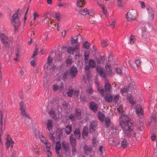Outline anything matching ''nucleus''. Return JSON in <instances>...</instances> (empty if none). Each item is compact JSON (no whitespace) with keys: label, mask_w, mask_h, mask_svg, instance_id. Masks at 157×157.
Instances as JSON below:
<instances>
[{"label":"nucleus","mask_w":157,"mask_h":157,"mask_svg":"<svg viewBox=\"0 0 157 157\" xmlns=\"http://www.w3.org/2000/svg\"><path fill=\"white\" fill-rule=\"evenodd\" d=\"M98 91L101 94V95L104 96L105 94V93L103 87L99 86L98 87Z\"/></svg>","instance_id":"nucleus-47"},{"label":"nucleus","mask_w":157,"mask_h":157,"mask_svg":"<svg viewBox=\"0 0 157 157\" xmlns=\"http://www.w3.org/2000/svg\"><path fill=\"white\" fill-rule=\"evenodd\" d=\"M58 90H61L62 89H63L64 87L63 83H60V85L59 86H58Z\"/></svg>","instance_id":"nucleus-61"},{"label":"nucleus","mask_w":157,"mask_h":157,"mask_svg":"<svg viewBox=\"0 0 157 157\" xmlns=\"http://www.w3.org/2000/svg\"><path fill=\"white\" fill-rule=\"evenodd\" d=\"M127 21H131L135 20V17L130 12H128L127 13L126 16Z\"/></svg>","instance_id":"nucleus-17"},{"label":"nucleus","mask_w":157,"mask_h":157,"mask_svg":"<svg viewBox=\"0 0 157 157\" xmlns=\"http://www.w3.org/2000/svg\"><path fill=\"white\" fill-rule=\"evenodd\" d=\"M121 145L123 148L126 147L128 146V143L126 140L125 139H123L121 141Z\"/></svg>","instance_id":"nucleus-27"},{"label":"nucleus","mask_w":157,"mask_h":157,"mask_svg":"<svg viewBox=\"0 0 157 157\" xmlns=\"http://www.w3.org/2000/svg\"><path fill=\"white\" fill-rule=\"evenodd\" d=\"M90 107L94 112H96L98 110V106L96 103L94 102H91L90 104Z\"/></svg>","instance_id":"nucleus-15"},{"label":"nucleus","mask_w":157,"mask_h":157,"mask_svg":"<svg viewBox=\"0 0 157 157\" xmlns=\"http://www.w3.org/2000/svg\"><path fill=\"white\" fill-rule=\"evenodd\" d=\"M106 82L104 86V90L105 92H111L112 91L111 85L109 82L108 81L105 79Z\"/></svg>","instance_id":"nucleus-10"},{"label":"nucleus","mask_w":157,"mask_h":157,"mask_svg":"<svg viewBox=\"0 0 157 157\" xmlns=\"http://www.w3.org/2000/svg\"><path fill=\"white\" fill-rule=\"evenodd\" d=\"M20 54V49L18 48H16L15 49V55L16 56V58H14V60L16 61L18 60V58Z\"/></svg>","instance_id":"nucleus-31"},{"label":"nucleus","mask_w":157,"mask_h":157,"mask_svg":"<svg viewBox=\"0 0 157 157\" xmlns=\"http://www.w3.org/2000/svg\"><path fill=\"white\" fill-rule=\"evenodd\" d=\"M134 131H132V136L135 137L137 140H140L141 139V135L140 133V132L142 131L141 129L136 127Z\"/></svg>","instance_id":"nucleus-4"},{"label":"nucleus","mask_w":157,"mask_h":157,"mask_svg":"<svg viewBox=\"0 0 157 157\" xmlns=\"http://www.w3.org/2000/svg\"><path fill=\"white\" fill-rule=\"evenodd\" d=\"M116 139L110 138L109 140V143L110 144H113V143L116 142Z\"/></svg>","instance_id":"nucleus-57"},{"label":"nucleus","mask_w":157,"mask_h":157,"mask_svg":"<svg viewBox=\"0 0 157 157\" xmlns=\"http://www.w3.org/2000/svg\"><path fill=\"white\" fill-rule=\"evenodd\" d=\"M70 74L68 73V70L65 71L63 74V76L62 77L63 79L64 80L67 79V77Z\"/></svg>","instance_id":"nucleus-46"},{"label":"nucleus","mask_w":157,"mask_h":157,"mask_svg":"<svg viewBox=\"0 0 157 157\" xmlns=\"http://www.w3.org/2000/svg\"><path fill=\"white\" fill-rule=\"evenodd\" d=\"M131 85L129 84L128 87L127 86H125L124 88H122L121 89V92L123 95L124 96H126L128 90L129 89L131 90L132 89L133 86H132V87Z\"/></svg>","instance_id":"nucleus-7"},{"label":"nucleus","mask_w":157,"mask_h":157,"mask_svg":"<svg viewBox=\"0 0 157 157\" xmlns=\"http://www.w3.org/2000/svg\"><path fill=\"white\" fill-rule=\"evenodd\" d=\"M13 141L12 139L10 137L6 138V141L5 143V144L6 146V148H8L10 147H13Z\"/></svg>","instance_id":"nucleus-11"},{"label":"nucleus","mask_w":157,"mask_h":157,"mask_svg":"<svg viewBox=\"0 0 157 157\" xmlns=\"http://www.w3.org/2000/svg\"><path fill=\"white\" fill-rule=\"evenodd\" d=\"M39 138L41 142H42L44 143H45V142H46L48 141L47 140H46L45 137H44L43 135H40L39 136Z\"/></svg>","instance_id":"nucleus-48"},{"label":"nucleus","mask_w":157,"mask_h":157,"mask_svg":"<svg viewBox=\"0 0 157 157\" xmlns=\"http://www.w3.org/2000/svg\"><path fill=\"white\" fill-rule=\"evenodd\" d=\"M79 37L81 38H82L79 34H78L77 36H74V38H73V39L72 40V43L73 44H75L77 43Z\"/></svg>","instance_id":"nucleus-34"},{"label":"nucleus","mask_w":157,"mask_h":157,"mask_svg":"<svg viewBox=\"0 0 157 157\" xmlns=\"http://www.w3.org/2000/svg\"><path fill=\"white\" fill-rule=\"evenodd\" d=\"M117 110L119 113H122L123 112L122 105H120L117 108Z\"/></svg>","instance_id":"nucleus-51"},{"label":"nucleus","mask_w":157,"mask_h":157,"mask_svg":"<svg viewBox=\"0 0 157 157\" xmlns=\"http://www.w3.org/2000/svg\"><path fill=\"white\" fill-rule=\"evenodd\" d=\"M96 69L99 75L101 77H103L104 78H105L107 75L105 72L104 69L100 67H97Z\"/></svg>","instance_id":"nucleus-6"},{"label":"nucleus","mask_w":157,"mask_h":157,"mask_svg":"<svg viewBox=\"0 0 157 157\" xmlns=\"http://www.w3.org/2000/svg\"><path fill=\"white\" fill-rule=\"evenodd\" d=\"M88 133L87 128H85L83 131L82 132V135L83 137L85 138L87 137Z\"/></svg>","instance_id":"nucleus-36"},{"label":"nucleus","mask_w":157,"mask_h":157,"mask_svg":"<svg viewBox=\"0 0 157 157\" xmlns=\"http://www.w3.org/2000/svg\"><path fill=\"white\" fill-rule=\"evenodd\" d=\"M142 35L143 36H145V34H146V29L145 27H142Z\"/></svg>","instance_id":"nucleus-55"},{"label":"nucleus","mask_w":157,"mask_h":157,"mask_svg":"<svg viewBox=\"0 0 157 157\" xmlns=\"http://www.w3.org/2000/svg\"><path fill=\"white\" fill-rule=\"evenodd\" d=\"M119 124L121 128L124 129V136L126 138H130L131 136V132L134 128V122L128 116L123 115L121 117Z\"/></svg>","instance_id":"nucleus-1"},{"label":"nucleus","mask_w":157,"mask_h":157,"mask_svg":"<svg viewBox=\"0 0 157 157\" xmlns=\"http://www.w3.org/2000/svg\"><path fill=\"white\" fill-rule=\"evenodd\" d=\"M75 114L77 119H79L81 118L82 113L81 110L80 109H76Z\"/></svg>","instance_id":"nucleus-23"},{"label":"nucleus","mask_w":157,"mask_h":157,"mask_svg":"<svg viewBox=\"0 0 157 157\" xmlns=\"http://www.w3.org/2000/svg\"><path fill=\"white\" fill-rule=\"evenodd\" d=\"M58 6L59 7L62 6L66 7V3H63V4H62L60 2H59V4L58 5Z\"/></svg>","instance_id":"nucleus-64"},{"label":"nucleus","mask_w":157,"mask_h":157,"mask_svg":"<svg viewBox=\"0 0 157 157\" xmlns=\"http://www.w3.org/2000/svg\"><path fill=\"white\" fill-rule=\"evenodd\" d=\"M74 133L77 138L78 139L79 138L81 134L80 132L79 129L76 128L74 132Z\"/></svg>","instance_id":"nucleus-37"},{"label":"nucleus","mask_w":157,"mask_h":157,"mask_svg":"<svg viewBox=\"0 0 157 157\" xmlns=\"http://www.w3.org/2000/svg\"><path fill=\"white\" fill-rule=\"evenodd\" d=\"M62 145L63 150L66 151H67L69 149L68 144L63 142L62 143Z\"/></svg>","instance_id":"nucleus-41"},{"label":"nucleus","mask_w":157,"mask_h":157,"mask_svg":"<svg viewBox=\"0 0 157 157\" xmlns=\"http://www.w3.org/2000/svg\"><path fill=\"white\" fill-rule=\"evenodd\" d=\"M53 59L50 56H49L48 58V63L49 66H51L52 64Z\"/></svg>","instance_id":"nucleus-50"},{"label":"nucleus","mask_w":157,"mask_h":157,"mask_svg":"<svg viewBox=\"0 0 157 157\" xmlns=\"http://www.w3.org/2000/svg\"><path fill=\"white\" fill-rule=\"evenodd\" d=\"M72 131V127L71 125H68L66 126L65 131L67 134H69Z\"/></svg>","instance_id":"nucleus-30"},{"label":"nucleus","mask_w":157,"mask_h":157,"mask_svg":"<svg viewBox=\"0 0 157 157\" xmlns=\"http://www.w3.org/2000/svg\"><path fill=\"white\" fill-rule=\"evenodd\" d=\"M149 67H148V69L151 70L153 68V66L151 63L150 62L149 63H148Z\"/></svg>","instance_id":"nucleus-63"},{"label":"nucleus","mask_w":157,"mask_h":157,"mask_svg":"<svg viewBox=\"0 0 157 157\" xmlns=\"http://www.w3.org/2000/svg\"><path fill=\"white\" fill-rule=\"evenodd\" d=\"M53 126L52 121V120H48L46 123L47 128L49 131L52 129Z\"/></svg>","instance_id":"nucleus-19"},{"label":"nucleus","mask_w":157,"mask_h":157,"mask_svg":"<svg viewBox=\"0 0 157 157\" xmlns=\"http://www.w3.org/2000/svg\"><path fill=\"white\" fill-rule=\"evenodd\" d=\"M101 44L102 47H106L108 45L107 40L105 39L102 40L101 41Z\"/></svg>","instance_id":"nucleus-40"},{"label":"nucleus","mask_w":157,"mask_h":157,"mask_svg":"<svg viewBox=\"0 0 157 157\" xmlns=\"http://www.w3.org/2000/svg\"><path fill=\"white\" fill-rule=\"evenodd\" d=\"M66 48L65 47H61L62 52L61 53H60V52L58 51L56 52V55L55 56V58L56 60H57L58 61H60L62 57L61 54L62 53L65 51Z\"/></svg>","instance_id":"nucleus-8"},{"label":"nucleus","mask_w":157,"mask_h":157,"mask_svg":"<svg viewBox=\"0 0 157 157\" xmlns=\"http://www.w3.org/2000/svg\"><path fill=\"white\" fill-rule=\"evenodd\" d=\"M90 44L87 41H85L83 43V47L84 48L88 49L89 48Z\"/></svg>","instance_id":"nucleus-38"},{"label":"nucleus","mask_w":157,"mask_h":157,"mask_svg":"<svg viewBox=\"0 0 157 157\" xmlns=\"http://www.w3.org/2000/svg\"><path fill=\"white\" fill-rule=\"evenodd\" d=\"M93 92V90L91 87H90L88 90H87V92L88 94H91Z\"/></svg>","instance_id":"nucleus-58"},{"label":"nucleus","mask_w":157,"mask_h":157,"mask_svg":"<svg viewBox=\"0 0 157 157\" xmlns=\"http://www.w3.org/2000/svg\"><path fill=\"white\" fill-rule=\"evenodd\" d=\"M98 142V139L95 137H94L92 140V143L94 147H96Z\"/></svg>","instance_id":"nucleus-49"},{"label":"nucleus","mask_w":157,"mask_h":157,"mask_svg":"<svg viewBox=\"0 0 157 157\" xmlns=\"http://www.w3.org/2000/svg\"><path fill=\"white\" fill-rule=\"evenodd\" d=\"M33 18L34 20H35L36 18L38 17L39 15L36 12H34L33 13Z\"/></svg>","instance_id":"nucleus-56"},{"label":"nucleus","mask_w":157,"mask_h":157,"mask_svg":"<svg viewBox=\"0 0 157 157\" xmlns=\"http://www.w3.org/2000/svg\"><path fill=\"white\" fill-rule=\"evenodd\" d=\"M135 63L137 67H139L140 65L141 61L140 59H136L135 60Z\"/></svg>","instance_id":"nucleus-53"},{"label":"nucleus","mask_w":157,"mask_h":157,"mask_svg":"<svg viewBox=\"0 0 157 157\" xmlns=\"http://www.w3.org/2000/svg\"><path fill=\"white\" fill-rule=\"evenodd\" d=\"M2 42L5 46L7 47L10 46V45L12 43V42L10 41L9 38L5 36L2 39Z\"/></svg>","instance_id":"nucleus-12"},{"label":"nucleus","mask_w":157,"mask_h":157,"mask_svg":"<svg viewBox=\"0 0 157 157\" xmlns=\"http://www.w3.org/2000/svg\"><path fill=\"white\" fill-rule=\"evenodd\" d=\"M72 63V60L69 58H67L66 60V63L67 66H70Z\"/></svg>","instance_id":"nucleus-52"},{"label":"nucleus","mask_w":157,"mask_h":157,"mask_svg":"<svg viewBox=\"0 0 157 157\" xmlns=\"http://www.w3.org/2000/svg\"><path fill=\"white\" fill-rule=\"evenodd\" d=\"M105 68L108 74L111 75L112 70L110 64L108 63H107L105 66Z\"/></svg>","instance_id":"nucleus-26"},{"label":"nucleus","mask_w":157,"mask_h":157,"mask_svg":"<svg viewBox=\"0 0 157 157\" xmlns=\"http://www.w3.org/2000/svg\"><path fill=\"white\" fill-rule=\"evenodd\" d=\"M24 105V104L23 101H22L20 102L19 106L20 110L25 109Z\"/></svg>","instance_id":"nucleus-54"},{"label":"nucleus","mask_w":157,"mask_h":157,"mask_svg":"<svg viewBox=\"0 0 157 157\" xmlns=\"http://www.w3.org/2000/svg\"><path fill=\"white\" fill-rule=\"evenodd\" d=\"M77 5L80 8L83 7L86 4L84 0H77Z\"/></svg>","instance_id":"nucleus-24"},{"label":"nucleus","mask_w":157,"mask_h":157,"mask_svg":"<svg viewBox=\"0 0 157 157\" xmlns=\"http://www.w3.org/2000/svg\"><path fill=\"white\" fill-rule=\"evenodd\" d=\"M68 71V73L71 76L72 78H75L77 75L78 70L76 68L74 67H71Z\"/></svg>","instance_id":"nucleus-5"},{"label":"nucleus","mask_w":157,"mask_h":157,"mask_svg":"<svg viewBox=\"0 0 157 157\" xmlns=\"http://www.w3.org/2000/svg\"><path fill=\"white\" fill-rule=\"evenodd\" d=\"M118 5L120 6H122V0H116Z\"/></svg>","instance_id":"nucleus-62"},{"label":"nucleus","mask_w":157,"mask_h":157,"mask_svg":"<svg viewBox=\"0 0 157 157\" xmlns=\"http://www.w3.org/2000/svg\"><path fill=\"white\" fill-rule=\"evenodd\" d=\"M127 99L132 105L135 104V102L133 101V100L132 97L131 95H129L128 96Z\"/></svg>","instance_id":"nucleus-42"},{"label":"nucleus","mask_w":157,"mask_h":157,"mask_svg":"<svg viewBox=\"0 0 157 157\" xmlns=\"http://www.w3.org/2000/svg\"><path fill=\"white\" fill-rule=\"evenodd\" d=\"M18 13L19 10L12 15L11 19V22L13 26L14 27L15 31L18 29L21 25L19 17L18 16Z\"/></svg>","instance_id":"nucleus-2"},{"label":"nucleus","mask_w":157,"mask_h":157,"mask_svg":"<svg viewBox=\"0 0 157 157\" xmlns=\"http://www.w3.org/2000/svg\"><path fill=\"white\" fill-rule=\"evenodd\" d=\"M21 114L23 117H25L28 119L30 118V117L27 113L25 111V109H23L20 110Z\"/></svg>","instance_id":"nucleus-29"},{"label":"nucleus","mask_w":157,"mask_h":157,"mask_svg":"<svg viewBox=\"0 0 157 157\" xmlns=\"http://www.w3.org/2000/svg\"><path fill=\"white\" fill-rule=\"evenodd\" d=\"M154 11L152 9L148 7V18L149 20H151L154 18Z\"/></svg>","instance_id":"nucleus-13"},{"label":"nucleus","mask_w":157,"mask_h":157,"mask_svg":"<svg viewBox=\"0 0 157 157\" xmlns=\"http://www.w3.org/2000/svg\"><path fill=\"white\" fill-rule=\"evenodd\" d=\"M61 149V145L59 141H57L56 144L55 148L56 152L59 155V157H62V155L59 154V151Z\"/></svg>","instance_id":"nucleus-14"},{"label":"nucleus","mask_w":157,"mask_h":157,"mask_svg":"<svg viewBox=\"0 0 157 157\" xmlns=\"http://www.w3.org/2000/svg\"><path fill=\"white\" fill-rule=\"evenodd\" d=\"M85 70L86 72V73L87 76L88 77L89 76L90 72V69L89 67L87 65L85 66Z\"/></svg>","instance_id":"nucleus-45"},{"label":"nucleus","mask_w":157,"mask_h":157,"mask_svg":"<svg viewBox=\"0 0 157 157\" xmlns=\"http://www.w3.org/2000/svg\"><path fill=\"white\" fill-rule=\"evenodd\" d=\"M78 12L82 15H84L86 14H88L90 16L92 15V14H90V13H89V11L86 8H85L83 10H80Z\"/></svg>","instance_id":"nucleus-18"},{"label":"nucleus","mask_w":157,"mask_h":157,"mask_svg":"<svg viewBox=\"0 0 157 157\" xmlns=\"http://www.w3.org/2000/svg\"><path fill=\"white\" fill-rule=\"evenodd\" d=\"M89 65L91 68L95 67L96 66L95 61L93 59H90L89 62Z\"/></svg>","instance_id":"nucleus-32"},{"label":"nucleus","mask_w":157,"mask_h":157,"mask_svg":"<svg viewBox=\"0 0 157 157\" xmlns=\"http://www.w3.org/2000/svg\"><path fill=\"white\" fill-rule=\"evenodd\" d=\"M92 147L90 146H85L84 147L85 154L87 155L90 153L92 150Z\"/></svg>","instance_id":"nucleus-20"},{"label":"nucleus","mask_w":157,"mask_h":157,"mask_svg":"<svg viewBox=\"0 0 157 157\" xmlns=\"http://www.w3.org/2000/svg\"><path fill=\"white\" fill-rule=\"evenodd\" d=\"M135 109L137 115L140 117H142L144 112L141 105H137Z\"/></svg>","instance_id":"nucleus-9"},{"label":"nucleus","mask_w":157,"mask_h":157,"mask_svg":"<svg viewBox=\"0 0 157 157\" xmlns=\"http://www.w3.org/2000/svg\"><path fill=\"white\" fill-rule=\"evenodd\" d=\"M49 138L53 142L54 141V137L52 133H50L49 135Z\"/></svg>","instance_id":"nucleus-60"},{"label":"nucleus","mask_w":157,"mask_h":157,"mask_svg":"<svg viewBox=\"0 0 157 157\" xmlns=\"http://www.w3.org/2000/svg\"><path fill=\"white\" fill-rule=\"evenodd\" d=\"M2 114H1L0 118V142H2V140L1 139V131L2 130Z\"/></svg>","instance_id":"nucleus-44"},{"label":"nucleus","mask_w":157,"mask_h":157,"mask_svg":"<svg viewBox=\"0 0 157 157\" xmlns=\"http://www.w3.org/2000/svg\"><path fill=\"white\" fill-rule=\"evenodd\" d=\"M156 118L155 115V114H152L151 117L150 119L152 122H154Z\"/></svg>","instance_id":"nucleus-59"},{"label":"nucleus","mask_w":157,"mask_h":157,"mask_svg":"<svg viewBox=\"0 0 157 157\" xmlns=\"http://www.w3.org/2000/svg\"><path fill=\"white\" fill-rule=\"evenodd\" d=\"M105 122L106 128L109 126L111 124V121L110 118L109 117H107L105 119Z\"/></svg>","instance_id":"nucleus-35"},{"label":"nucleus","mask_w":157,"mask_h":157,"mask_svg":"<svg viewBox=\"0 0 157 157\" xmlns=\"http://www.w3.org/2000/svg\"><path fill=\"white\" fill-rule=\"evenodd\" d=\"M74 136V135L72 134H71L70 136V140L72 146L76 145V140Z\"/></svg>","instance_id":"nucleus-25"},{"label":"nucleus","mask_w":157,"mask_h":157,"mask_svg":"<svg viewBox=\"0 0 157 157\" xmlns=\"http://www.w3.org/2000/svg\"><path fill=\"white\" fill-rule=\"evenodd\" d=\"M89 52L88 51H86L84 52V60L85 62L87 61L89 58Z\"/></svg>","instance_id":"nucleus-39"},{"label":"nucleus","mask_w":157,"mask_h":157,"mask_svg":"<svg viewBox=\"0 0 157 157\" xmlns=\"http://www.w3.org/2000/svg\"><path fill=\"white\" fill-rule=\"evenodd\" d=\"M97 123L93 121L90 124V132H92L95 130Z\"/></svg>","instance_id":"nucleus-21"},{"label":"nucleus","mask_w":157,"mask_h":157,"mask_svg":"<svg viewBox=\"0 0 157 157\" xmlns=\"http://www.w3.org/2000/svg\"><path fill=\"white\" fill-rule=\"evenodd\" d=\"M74 89L71 86H70L68 89V91L67 93V96L69 97H71L73 94Z\"/></svg>","instance_id":"nucleus-28"},{"label":"nucleus","mask_w":157,"mask_h":157,"mask_svg":"<svg viewBox=\"0 0 157 157\" xmlns=\"http://www.w3.org/2000/svg\"><path fill=\"white\" fill-rule=\"evenodd\" d=\"M79 49V45L77 44L76 46L74 47H69L67 49V52L70 54H73L74 52H75L77 54H75V56H79V52L78 51Z\"/></svg>","instance_id":"nucleus-3"},{"label":"nucleus","mask_w":157,"mask_h":157,"mask_svg":"<svg viewBox=\"0 0 157 157\" xmlns=\"http://www.w3.org/2000/svg\"><path fill=\"white\" fill-rule=\"evenodd\" d=\"M44 144L46 146L47 152L48 153H49L50 154H51V152L50 151V149L51 144L48 141H47L46 142H45V143Z\"/></svg>","instance_id":"nucleus-33"},{"label":"nucleus","mask_w":157,"mask_h":157,"mask_svg":"<svg viewBox=\"0 0 157 157\" xmlns=\"http://www.w3.org/2000/svg\"><path fill=\"white\" fill-rule=\"evenodd\" d=\"M98 117L99 119L101 122L104 120V116L101 113L99 112L98 114Z\"/></svg>","instance_id":"nucleus-43"},{"label":"nucleus","mask_w":157,"mask_h":157,"mask_svg":"<svg viewBox=\"0 0 157 157\" xmlns=\"http://www.w3.org/2000/svg\"><path fill=\"white\" fill-rule=\"evenodd\" d=\"M129 43L130 44H134L136 40V37L135 35L131 34L129 37Z\"/></svg>","instance_id":"nucleus-22"},{"label":"nucleus","mask_w":157,"mask_h":157,"mask_svg":"<svg viewBox=\"0 0 157 157\" xmlns=\"http://www.w3.org/2000/svg\"><path fill=\"white\" fill-rule=\"evenodd\" d=\"M113 99L112 95L109 93L106 94L105 96V100L107 102H111Z\"/></svg>","instance_id":"nucleus-16"}]
</instances>
